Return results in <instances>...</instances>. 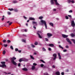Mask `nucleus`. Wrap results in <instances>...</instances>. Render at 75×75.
<instances>
[{"instance_id": "f257e3e1", "label": "nucleus", "mask_w": 75, "mask_h": 75, "mask_svg": "<svg viewBox=\"0 0 75 75\" xmlns=\"http://www.w3.org/2000/svg\"><path fill=\"white\" fill-rule=\"evenodd\" d=\"M40 22L41 23H39V24H40V25H43V24H44L45 28L47 29V23H46L45 21L41 20L40 21Z\"/></svg>"}, {"instance_id": "f03ea898", "label": "nucleus", "mask_w": 75, "mask_h": 75, "mask_svg": "<svg viewBox=\"0 0 75 75\" xmlns=\"http://www.w3.org/2000/svg\"><path fill=\"white\" fill-rule=\"evenodd\" d=\"M16 59V58L13 57L12 58H11V62L12 64H13L14 65H17V63H16V62H15L14 61V60H15Z\"/></svg>"}, {"instance_id": "7ed1b4c3", "label": "nucleus", "mask_w": 75, "mask_h": 75, "mask_svg": "<svg viewBox=\"0 0 75 75\" xmlns=\"http://www.w3.org/2000/svg\"><path fill=\"white\" fill-rule=\"evenodd\" d=\"M1 63L2 64L0 65V67H1L3 68H4V67L6 68V66L5 64L6 62H1Z\"/></svg>"}, {"instance_id": "20e7f679", "label": "nucleus", "mask_w": 75, "mask_h": 75, "mask_svg": "<svg viewBox=\"0 0 75 75\" xmlns=\"http://www.w3.org/2000/svg\"><path fill=\"white\" fill-rule=\"evenodd\" d=\"M54 1H55L56 5H57V6H59V4L58 3V2H57V0H51L50 2L51 4H54Z\"/></svg>"}, {"instance_id": "39448f33", "label": "nucleus", "mask_w": 75, "mask_h": 75, "mask_svg": "<svg viewBox=\"0 0 75 75\" xmlns=\"http://www.w3.org/2000/svg\"><path fill=\"white\" fill-rule=\"evenodd\" d=\"M41 33V31H38L36 33L38 35L39 37L40 38H42V37L41 36V35H40V34Z\"/></svg>"}, {"instance_id": "423d86ee", "label": "nucleus", "mask_w": 75, "mask_h": 75, "mask_svg": "<svg viewBox=\"0 0 75 75\" xmlns=\"http://www.w3.org/2000/svg\"><path fill=\"white\" fill-rule=\"evenodd\" d=\"M47 36H48L47 38H48V39H49V38H51V37L52 36V34L49 33H47Z\"/></svg>"}, {"instance_id": "0eeeda50", "label": "nucleus", "mask_w": 75, "mask_h": 75, "mask_svg": "<svg viewBox=\"0 0 75 75\" xmlns=\"http://www.w3.org/2000/svg\"><path fill=\"white\" fill-rule=\"evenodd\" d=\"M71 25L72 27H74L75 26V22H74V21H71Z\"/></svg>"}, {"instance_id": "6e6552de", "label": "nucleus", "mask_w": 75, "mask_h": 75, "mask_svg": "<svg viewBox=\"0 0 75 75\" xmlns=\"http://www.w3.org/2000/svg\"><path fill=\"white\" fill-rule=\"evenodd\" d=\"M66 40L70 44H72V42L70 41V40L68 39V38H67Z\"/></svg>"}, {"instance_id": "1a4fd4ad", "label": "nucleus", "mask_w": 75, "mask_h": 75, "mask_svg": "<svg viewBox=\"0 0 75 75\" xmlns=\"http://www.w3.org/2000/svg\"><path fill=\"white\" fill-rule=\"evenodd\" d=\"M22 60H23V61H25V62H27V61H28V59H25L24 58H23V59H22Z\"/></svg>"}, {"instance_id": "9d476101", "label": "nucleus", "mask_w": 75, "mask_h": 75, "mask_svg": "<svg viewBox=\"0 0 75 75\" xmlns=\"http://www.w3.org/2000/svg\"><path fill=\"white\" fill-rule=\"evenodd\" d=\"M62 36L63 37V38H67V37H68V35H64V34H62Z\"/></svg>"}, {"instance_id": "9b49d317", "label": "nucleus", "mask_w": 75, "mask_h": 75, "mask_svg": "<svg viewBox=\"0 0 75 75\" xmlns=\"http://www.w3.org/2000/svg\"><path fill=\"white\" fill-rule=\"evenodd\" d=\"M58 55L59 56V59H61V56L60 55V53H58Z\"/></svg>"}, {"instance_id": "f8f14e48", "label": "nucleus", "mask_w": 75, "mask_h": 75, "mask_svg": "<svg viewBox=\"0 0 75 75\" xmlns=\"http://www.w3.org/2000/svg\"><path fill=\"white\" fill-rule=\"evenodd\" d=\"M23 71H28V69L26 68H23L22 69Z\"/></svg>"}, {"instance_id": "ddd939ff", "label": "nucleus", "mask_w": 75, "mask_h": 75, "mask_svg": "<svg viewBox=\"0 0 75 75\" xmlns=\"http://www.w3.org/2000/svg\"><path fill=\"white\" fill-rule=\"evenodd\" d=\"M49 47H53L54 46V45L52 43L49 44Z\"/></svg>"}, {"instance_id": "4468645a", "label": "nucleus", "mask_w": 75, "mask_h": 75, "mask_svg": "<svg viewBox=\"0 0 75 75\" xmlns=\"http://www.w3.org/2000/svg\"><path fill=\"white\" fill-rule=\"evenodd\" d=\"M29 19L30 20H31V21L35 20V18L32 17H29Z\"/></svg>"}, {"instance_id": "2eb2a0df", "label": "nucleus", "mask_w": 75, "mask_h": 75, "mask_svg": "<svg viewBox=\"0 0 75 75\" xmlns=\"http://www.w3.org/2000/svg\"><path fill=\"white\" fill-rule=\"evenodd\" d=\"M23 58H21L19 60V61L20 62H21L22 61H23Z\"/></svg>"}, {"instance_id": "dca6fc26", "label": "nucleus", "mask_w": 75, "mask_h": 75, "mask_svg": "<svg viewBox=\"0 0 75 75\" xmlns=\"http://www.w3.org/2000/svg\"><path fill=\"white\" fill-rule=\"evenodd\" d=\"M49 24L51 25V26H52V27H54V24H53V23L51 22L49 23Z\"/></svg>"}, {"instance_id": "f3484780", "label": "nucleus", "mask_w": 75, "mask_h": 75, "mask_svg": "<svg viewBox=\"0 0 75 75\" xmlns=\"http://www.w3.org/2000/svg\"><path fill=\"white\" fill-rule=\"evenodd\" d=\"M32 23H33V24H35V25H36V26L38 24H37V23L36 22H34V21H33L32 22Z\"/></svg>"}, {"instance_id": "a211bd4d", "label": "nucleus", "mask_w": 75, "mask_h": 75, "mask_svg": "<svg viewBox=\"0 0 75 75\" xmlns=\"http://www.w3.org/2000/svg\"><path fill=\"white\" fill-rule=\"evenodd\" d=\"M56 74L57 75H60V73L59 72V71H57L56 72Z\"/></svg>"}, {"instance_id": "6ab92c4d", "label": "nucleus", "mask_w": 75, "mask_h": 75, "mask_svg": "<svg viewBox=\"0 0 75 75\" xmlns=\"http://www.w3.org/2000/svg\"><path fill=\"white\" fill-rule=\"evenodd\" d=\"M13 10L15 12H18V10L17 9H14Z\"/></svg>"}, {"instance_id": "aec40b11", "label": "nucleus", "mask_w": 75, "mask_h": 75, "mask_svg": "<svg viewBox=\"0 0 75 75\" xmlns=\"http://www.w3.org/2000/svg\"><path fill=\"white\" fill-rule=\"evenodd\" d=\"M22 37H27V35H25V34H23L22 35Z\"/></svg>"}, {"instance_id": "412c9836", "label": "nucleus", "mask_w": 75, "mask_h": 75, "mask_svg": "<svg viewBox=\"0 0 75 75\" xmlns=\"http://www.w3.org/2000/svg\"><path fill=\"white\" fill-rule=\"evenodd\" d=\"M35 69V66H33L32 67V70H34Z\"/></svg>"}, {"instance_id": "4be33fe9", "label": "nucleus", "mask_w": 75, "mask_h": 75, "mask_svg": "<svg viewBox=\"0 0 75 75\" xmlns=\"http://www.w3.org/2000/svg\"><path fill=\"white\" fill-rule=\"evenodd\" d=\"M59 48H62V50L64 49V48L62 47V46H61L60 45H59Z\"/></svg>"}, {"instance_id": "5701e85b", "label": "nucleus", "mask_w": 75, "mask_h": 75, "mask_svg": "<svg viewBox=\"0 0 75 75\" xmlns=\"http://www.w3.org/2000/svg\"><path fill=\"white\" fill-rule=\"evenodd\" d=\"M71 40L72 41H73L74 44H75V40L74 39H72Z\"/></svg>"}, {"instance_id": "b1692460", "label": "nucleus", "mask_w": 75, "mask_h": 75, "mask_svg": "<svg viewBox=\"0 0 75 75\" xmlns=\"http://www.w3.org/2000/svg\"><path fill=\"white\" fill-rule=\"evenodd\" d=\"M71 35L72 37H75V35L73 33H71Z\"/></svg>"}, {"instance_id": "393cba45", "label": "nucleus", "mask_w": 75, "mask_h": 75, "mask_svg": "<svg viewBox=\"0 0 75 75\" xmlns=\"http://www.w3.org/2000/svg\"><path fill=\"white\" fill-rule=\"evenodd\" d=\"M30 58H31L32 59H33V60L34 59V58L33 56L32 55H30Z\"/></svg>"}, {"instance_id": "a878e982", "label": "nucleus", "mask_w": 75, "mask_h": 75, "mask_svg": "<svg viewBox=\"0 0 75 75\" xmlns=\"http://www.w3.org/2000/svg\"><path fill=\"white\" fill-rule=\"evenodd\" d=\"M43 18V16H40L39 17V19L40 20H41V19H42Z\"/></svg>"}, {"instance_id": "bb28decb", "label": "nucleus", "mask_w": 75, "mask_h": 75, "mask_svg": "<svg viewBox=\"0 0 75 75\" xmlns=\"http://www.w3.org/2000/svg\"><path fill=\"white\" fill-rule=\"evenodd\" d=\"M8 10H10V11H13V10H14V9L13 8H8Z\"/></svg>"}, {"instance_id": "cd10ccee", "label": "nucleus", "mask_w": 75, "mask_h": 75, "mask_svg": "<svg viewBox=\"0 0 75 75\" xmlns=\"http://www.w3.org/2000/svg\"><path fill=\"white\" fill-rule=\"evenodd\" d=\"M6 51L5 50H3V54L4 55L5 54H6Z\"/></svg>"}, {"instance_id": "c85d7f7f", "label": "nucleus", "mask_w": 75, "mask_h": 75, "mask_svg": "<svg viewBox=\"0 0 75 75\" xmlns=\"http://www.w3.org/2000/svg\"><path fill=\"white\" fill-rule=\"evenodd\" d=\"M17 3V1H13V3H14L15 4V3Z\"/></svg>"}, {"instance_id": "c756f323", "label": "nucleus", "mask_w": 75, "mask_h": 75, "mask_svg": "<svg viewBox=\"0 0 75 75\" xmlns=\"http://www.w3.org/2000/svg\"><path fill=\"white\" fill-rule=\"evenodd\" d=\"M53 56L54 57H57V54H53Z\"/></svg>"}, {"instance_id": "7c9ffc66", "label": "nucleus", "mask_w": 75, "mask_h": 75, "mask_svg": "<svg viewBox=\"0 0 75 75\" xmlns=\"http://www.w3.org/2000/svg\"><path fill=\"white\" fill-rule=\"evenodd\" d=\"M42 50L43 51H46V49L44 47H43Z\"/></svg>"}, {"instance_id": "2f4dec72", "label": "nucleus", "mask_w": 75, "mask_h": 75, "mask_svg": "<svg viewBox=\"0 0 75 75\" xmlns=\"http://www.w3.org/2000/svg\"><path fill=\"white\" fill-rule=\"evenodd\" d=\"M40 61H41V62H43V63H44L45 64V62H44V60H40Z\"/></svg>"}, {"instance_id": "473e14b6", "label": "nucleus", "mask_w": 75, "mask_h": 75, "mask_svg": "<svg viewBox=\"0 0 75 75\" xmlns=\"http://www.w3.org/2000/svg\"><path fill=\"white\" fill-rule=\"evenodd\" d=\"M4 74H11V73L10 72H9V73H8L6 72H4Z\"/></svg>"}, {"instance_id": "72a5a7b5", "label": "nucleus", "mask_w": 75, "mask_h": 75, "mask_svg": "<svg viewBox=\"0 0 75 75\" xmlns=\"http://www.w3.org/2000/svg\"><path fill=\"white\" fill-rule=\"evenodd\" d=\"M44 75H48V73L47 72L44 73Z\"/></svg>"}, {"instance_id": "f704fd0d", "label": "nucleus", "mask_w": 75, "mask_h": 75, "mask_svg": "<svg viewBox=\"0 0 75 75\" xmlns=\"http://www.w3.org/2000/svg\"><path fill=\"white\" fill-rule=\"evenodd\" d=\"M3 45H4V47H7V46H8V45L7 44H4Z\"/></svg>"}, {"instance_id": "c9c22d12", "label": "nucleus", "mask_w": 75, "mask_h": 75, "mask_svg": "<svg viewBox=\"0 0 75 75\" xmlns=\"http://www.w3.org/2000/svg\"><path fill=\"white\" fill-rule=\"evenodd\" d=\"M22 42H25V40H24V39H22Z\"/></svg>"}, {"instance_id": "e433bc0d", "label": "nucleus", "mask_w": 75, "mask_h": 75, "mask_svg": "<svg viewBox=\"0 0 75 75\" xmlns=\"http://www.w3.org/2000/svg\"><path fill=\"white\" fill-rule=\"evenodd\" d=\"M34 44L35 45H38V42H35L34 43Z\"/></svg>"}, {"instance_id": "4c0bfd02", "label": "nucleus", "mask_w": 75, "mask_h": 75, "mask_svg": "<svg viewBox=\"0 0 75 75\" xmlns=\"http://www.w3.org/2000/svg\"><path fill=\"white\" fill-rule=\"evenodd\" d=\"M10 48L11 50H14V48H13V47L12 46H11L10 47Z\"/></svg>"}, {"instance_id": "58836bf2", "label": "nucleus", "mask_w": 75, "mask_h": 75, "mask_svg": "<svg viewBox=\"0 0 75 75\" xmlns=\"http://www.w3.org/2000/svg\"><path fill=\"white\" fill-rule=\"evenodd\" d=\"M32 47H33V48H34L35 47V45H33V44H32L31 45Z\"/></svg>"}, {"instance_id": "ea45409f", "label": "nucleus", "mask_w": 75, "mask_h": 75, "mask_svg": "<svg viewBox=\"0 0 75 75\" xmlns=\"http://www.w3.org/2000/svg\"><path fill=\"white\" fill-rule=\"evenodd\" d=\"M7 41L8 42V43H10L11 42V41L10 40H7Z\"/></svg>"}, {"instance_id": "a19ab883", "label": "nucleus", "mask_w": 75, "mask_h": 75, "mask_svg": "<svg viewBox=\"0 0 75 75\" xmlns=\"http://www.w3.org/2000/svg\"><path fill=\"white\" fill-rule=\"evenodd\" d=\"M65 18L67 20H68V19H69V18H68V16H65Z\"/></svg>"}, {"instance_id": "79ce46f5", "label": "nucleus", "mask_w": 75, "mask_h": 75, "mask_svg": "<svg viewBox=\"0 0 75 75\" xmlns=\"http://www.w3.org/2000/svg\"><path fill=\"white\" fill-rule=\"evenodd\" d=\"M48 50L49 51H52L51 48H48Z\"/></svg>"}, {"instance_id": "37998d69", "label": "nucleus", "mask_w": 75, "mask_h": 75, "mask_svg": "<svg viewBox=\"0 0 75 75\" xmlns=\"http://www.w3.org/2000/svg\"><path fill=\"white\" fill-rule=\"evenodd\" d=\"M45 40L46 41H49L48 39V38H45Z\"/></svg>"}, {"instance_id": "c03bdc74", "label": "nucleus", "mask_w": 75, "mask_h": 75, "mask_svg": "<svg viewBox=\"0 0 75 75\" xmlns=\"http://www.w3.org/2000/svg\"><path fill=\"white\" fill-rule=\"evenodd\" d=\"M7 14H8V15H10V14H11V13L10 12H8Z\"/></svg>"}, {"instance_id": "a18cd8bd", "label": "nucleus", "mask_w": 75, "mask_h": 75, "mask_svg": "<svg viewBox=\"0 0 75 75\" xmlns=\"http://www.w3.org/2000/svg\"><path fill=\"white\" fill-rule=\"evenodd\" d=\"M18 67H21V64H20V63H19L18 64Z\"/></svg>"}, {"instance_id": "49530a36", "label": "nucleus", "mask_w": 75, "mask_h": 75, "mask_svg": "<svg viewBox=\"0 0 75 75\" xmlns=\"http://www.w3.org/2000/svg\"><path fill=\"white\" fill-rule=\"evenodd\" d=\"M44 65L43 64H40L41 67H44Z\"/></svg>"}, {"instance_id": "de8ad7c7", "label": "nucleus", "mask_w": 75, "mask_h": 75, "mask_svg": "<svg viewBox=\"0 0 75 75\" xmlns=\"http://www.w3.org/2000/svg\"><path fill=\"white\" fill-rule=\"evenodd\" d=\"M68 1L69 3H70L71 2V0H68Z\"/></svg>"}, {"instance_id": "09e8293b", "label": "nucleus", "mask_w": 75, "mask_h": 75, "mask_svg": "<svg viewBox=\"0 0 75 75\" xmlns=\"http://www.w3.org/2000/svg\"><path fill=\"white\" fill-rule=\"evenodd\" d=\"M15 51H18V48H16L15 49Z\"/></svg>"}, {"instance_id": "8fccbe9b", "label": "nucleus", "mask_w": 75, "mask_h": 75, "mask_svg": "<svg viewBox=\"0 0 75 75\" xmlns=\"http://www.w3.org/2000/svg\"><path fill=\"white\" fill-rule=\"evenodd\" d=\"M66 48H69V46L68 45H66L65 46Z\"/></svg>"}, {"instance_id": "3c124183", "label": "nucleus", "mask_w": 75, "mask_h": 75, "mask_svg": "<svg viewBox=\"0 0 75 75\" xmlns=\"http://www.w3.org/2000/svg\"><path fill=\"white\" fill-rule=\"evenodd\" d=\"M67 50L66 49L64 50H63V52H67Z\"/></svg>"}, {"instance_id": "603ef678", "label": "nucleus", "mask_w": 75, "mask_h": 75, "mask_svg": "<svg viewBox=\"0 0 75 75\" xmlns=\"http://www.w3.org/2000/svg\"><path fill=\"white\" fill-rule=\"evenodd\" d=\"M68 16L69 17H70V18H71V17H72V16L71 15H68Z\"/></svg>"}, {"instance_id": "864d4df0", "label": "nucleus", "mask_w": 75, "mask_h": 75, "mask_svg": "<svg viewBox=\"0 0 75 75\" xmlns=\"http://www.w3.org/2000/svg\"><path fill=\"white\" fill-rule=\"evenodd\" d=\"M69 13H72V12H73V11H72V10H70L69 11Z\"/></svg>"}, {"instance_id": "5fc2aeb1", "label": "nucleus", "mask_w": 75, "mask_h": 75, "mask_svg": "<svg viewBox=\"0 0 75 75\" xmlns=\"http://www.w3.org/2000/svg\"><path fill=\"white\" fill-rule=\"evenodd\" d=\"M33 65H35V66H36V65H37V64L36 63H34L33 64Z\"/></svg>"}, {"instance_id": "6e6d98bb", "label": "nucleus", "mask_w": 75, "mask_h": 75, "mask_svg": "<svg viewBox=\"0 0 75 75\" xmlns=\"http://www.w3.org/2000/svg\"><path fill=\"white\" fill-rule=\"evenodd\" d=\"M12 24V22H11L9 23V25H11V24Z\"/></svg>"}, {"instance_id": "4d7b16f0", "label": "nucleus", "mask_w": 75, "mask_h": 75, "mask_svg": "<svg viewBox=\"0 0 75 75\" xmlns=\"http://www.w3.org/2000/svg\"><path fill=\"white\" fill-rule=\"evenodd\" d=\"M71 3H74V0H72L71 1Z\"/></svg>"}, {"instance_id": "13d9d810", "label": "nucleus", "mask_w": 75, "mask_h": 75, "mask_svg": "<svg viewBox=\"0 0 75 75\" xmlns=\"http://www.w3.org/2000/svg\"><path fill=\"white\" fill-rule=\"evenodd\" d=\"M0 45H2V47H3V45L2 43L1 42H0Z\"/></svg>"}, {"instance_id": "bf43d9fd", "label": "nucleus", "mask_w": 75, "mask_h": 75, "mask_svg": "<svg viewBox=\"0 0 75 75\" xmlns=\"http://www.w3.org/2000/svg\"><path fill=\"white\" fill-rule=\"evenodd\" d=\"M61 75H64V72H62L61 73Z\"/></svg>"}, {"instance_id": "052dcab7", "label": "nucleus", "mask_w": 75, "mask_h": 75, "mask_svg": "<svg viewBox=\"0 0 75 75\" xmlns=\"http://www.w3.org/2000/svg\"><path fill=\"white\" fill-rule=\"evenodd\" d=\"M56 57H54V58L53 59V60H55V59H56Z\"/></svg>"}, {"instance_id": "680f3d73", "label": "nucleus", "mask_w": 75, "mask_h": 75, "mask_svg": "<svg viewBox=\"0 0 75 75\" xmlns=\"http://www.w3.org/2000/svg\"><path fill=\"white\" fill-rule=\"evenodd\" d=\"M52 68H55V65H53Z\"/></svg>"}, {"instance_id": "e2e57ef3", "label": "nucleus", "mask_w": 75, "mask_h": 75, "mask_svg": "<svg viewBox=\"0 0 75 75\" xmlns=\"http://www.w3.org/2000/svg\"><path fill=\"white\" fill-rule=\"evenodd\" d=\"M23 17L25 19H27V17H26L25 16H24Z\"/></svg>"}, {"instance_id": "0e129e2a", "label": "nucleus", "mask_w": 75, "mask_h": 75, "mask_svg": "<svg viewBox=\"0 0 75 75\" xmlns=\"http://www.w3.org/2000/svg\"><path fill=\"white\" fill-rule=\"evenodd\" d=\"M18 52H19V53H20L21 52V50H18Z\"/></svg>"}, {"instance_id": "69168bd1", "label": "nucleus", "mask_w": 75, "mask_h": 75, "mask_svg": "<svg viewBox=\"0 0 75 75\" xmlns=\"http://www.w3.org/2000/svg\"><path fill=\"white\" fill-rule=\"evenodd\" d=\"M6 40H3V42H6Z\"/></svg>"}, {"instance_id": "338daca9", "label": "nucleus", "mask_w": 75, "mask_h": 75, "mask_svg": "<svg viewBox=\"0 0 75 75\" xmlns=\"http://www.w3.org/2000/svg\"><path fill=\"white\" fill-rule=\"evenodd\" d=\"M66 72H69V70H68V69H67L66 70Z\"/></svg>"}, {"instance_id": "774afa93", "label": "nucleus", "mask_w": 75, "mask_h": 75, "mask_svg": "<svg viewBox=\"0 0 75 75\" xmlns=\"http://www.w3.org/2000/svg\"><path fill=\"white\" fill-rule=\"evenodd\" d=\"M33 27L35 29H36V27H35V26H33Z\"/></svg>"}]
</instances>
